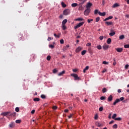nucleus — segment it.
I'll return each mask as SVG.
<instances>
[{
    "mask_svg": "<svg viewBox=\"0 0 129 129\" xmlns=\"http://www.w3.org/2000/svg\"><path fill=\"white\" fill-rule=\"evenodd\" d=\"M71 76L75 78V81H79L81 80L80 77H78V75L76 74H72Z\"/></svg>",
    "mask_w": 129,
    "mask_h": 129,
    "instance_id": "nucleus-1",
    "label": "nucleus"
},
{
    "mask_svg": "<svg viewBox=\"0 0 129 129\" xmlns=\"http://www.w3.org/2000/svg\"><path fill=\"white\" fill-rule=\"evenodd\" d=\"M83 25H84V22H83L79 23L74 27L75 30H77V29H78V28H80V27H81V26H83Z\"/></svg>",
    "mask_w": 129,
    "mask_h": 129,
    "instance_id": "nucleus-2",
    "label": "nucleus"
},
{
    "mask_svg": "<svg viewBox=\"0 0 129 129\" xmlns=\"http://www.w3.org/2000/svg\"><path fill=\"white\" fill-rule=\"evenodd\" d=\"M90 11H91V10L90 9H86L84 12V16H88V15H89V14H90Z\"/></svg>",
    "mask_w": 129,
    "mask_h": 129,
    "instance_id": "nucleus-3",
    "label": "nucleus"
},
{
    "mask_svg": "<svg viewBox=\"0 0 129 129\" xmlns=\"http://www.w3.org/2000/svg\"><path fill=\"white\" fill-rule=\"evenodd\" d=\"M91 7H92V4L90 2L88 3L86 5V8L88 10H90Z\"/></svg>",
    "mask_w": 129,
    "mask_h": 129,
    "instance_id": "nucleus-4",
    "label": "nucleus"
},
{
    "mask_svg": "<svg viewBox=\"0 0 129 129\" xmlns=\"http://www.w3.org/2000/svg\"><path fill=\"white\" fill-rule=\"evenodd\" d=\"M70 14V10L69 9H66L63 11V15L64 16H67Z\"/></svg>",
    "mask_w": 129,
    "mask_h": 129,
    "instance_id": "nucleus-5",
    "label": "nucleus"
},
{
    "mask_svg": "<svg viewBox=\"0 0 129 129\" xmlns=\"http://www.w3.org/2000/svg\"><path fill=\"white\" fill-rule=\"evenodd\" d=\"M115 50L118 53H121V52H122V51H123V49L122 48H115Z\"/></svg>",
    "mask_w": 129,
    "mask_h": 129,
    "instance_id": "nucleus-6",
    "label": "nucleus"
},
{
    "mask_svg": "<svg viewBox=\"0 0 129 129\" xmlns=\"http://www.w3.org/2000/svg\"><path fill=\"white\" fill-rule=\"evenodd\" d=\"M83 10H84V8L82 7V4H80L79 5V9L78 10L79 11H83Z\"/></svg>",
    "mask_w": 129,
    "mask_h": 129,
    "instance_id": "nucleus-7",
    "label": "nucleus"
},
{
    "mask_svg": "<svg viewBox=\"0 0 129 129\" xmlns=\"http://www.w3.org/2000/svg\"><path fill=\"white\" fill-rule=\"evenodd\" d=\"M109 48V45H107L106 44H105L103 46V49L104 50H107Z\"/></svg>",
    "mask_w": 129,
    "mask_h": 129,
    "instance_id": "nucleus-8",
    "label": "nucleus"
},
{
    "mask_svg": "<svg viewBox=\"0 0 129 129\" xmlns=\"http://www.w3.org/2000/svg\"><path fill=\"white\" fill-rule=\"evenodd\" d=\"M105 24L107 25V26H112L113 25V22H105Z\"/></svg>",
    "mask_w": 129,
    "mask_h": 129,
    "instance_id": "nucleus-9",
    "label": "nucleus"
},
{
    "mask_svg": "<svg viewBox=\"0 0 129 129\" xmlns=\"http://www.w3.org/2000/svg\"><path fill=\"white\" fill-rule=\"evenodd\" d=\"M9 127H11V128L15 127V122H12L11 123H10Z\"/></svg>",
    "mask_w": 129,
    "mask_h": 129,
    "instance_id": "nucleus-10",
    "label": "nucleus"
},
{
    "mask_svg": "<svg viewBox=\"0 0 129 129\" xmlns=\"http://www.w3.org/2000/svg\"><path fill=\"white\" fill-rule=\"evenodd\" d=\"M82 50V47L79 46L76 49V53H78L79 52H80Z\"/></svg>",
    "mask_w": 129,
    "mask_h": 129,
    "instance_id": "nucleus-11",
    "label": "nucleus"
},
{
    "mask_svg": "<svg viewBox=\"0 0 129 129\" xmlns=\"http://www.w3.org/2000/svg\"><path fill=\"white\" fill-rule=\"evenodd\" d=\"M98 14H99V16H101V17H104V16H105V15H106L105 12L101 13L100 12H99Z\"/></svg>",
    "mask_w": 129,
    "mask_h": 129,
    "instance_id": "nucleus-12",
    "label": "nucleus"
},
{
    "mask_svg": "<svg viewBox=\"0 0 129 129\" xmlns=\"http://www.w3.org/2000/svg\"><path fill=\"white\" fill-rule=\"evenodd\" d=\"M113 18V17L112 16H109L108 18H106V19H105L104 20V21L105 22L106 21H108V20H111V19H112Z\"/></svg>",
    "mask_w": 129,
    "mask_h": 129,
    "instance_id": "nucleus-13",
    "label": "nucleus"
},
{
    "mask_svg": "<svg viewBox=\"0 0 129 129\" xmlns=\"http://www.w3.org/2000/svg\"><path fill=\"white\" fill-rule=\"evenodd\" d=\"M119 102V99H116L115 101L113 102V105H116V103H118Z\"/></svg>",
    "mask_w": 129,
    "mask_h": 129,
    "instance_id": "nucleus-14",
    "label": "nucleus"
},
{
    "mask_svg": "<svg viewBox=\"0 0 129 129\" xmlns=\"http://www.w3.org/2000/svg\"><path fill=\"white\" fill-rule=\"evenodd\" d=\"M113 97H112V95H110L108 98V101H112V99Z\"/></svg>",
    "mask_w": 129,
    "mask_h": 129,
    "instance_id": "nucleus-15",
    "label": "nucleus"
},
{
    "mask_svg": "<svg viewBox=\"0 0 129 129\" xmlns=\"http://www.w3.org/2000/svg\"><path fill=\"white\" fill-rule=\"evenodd\" d=\"M63 74H65V71H62L61 72L58 73V76H62Z\"/></svg>",
    "mask_w": 129,
    "mask_h": 129,
    "instance_id": "nucleus-16",
    "label": "nucleus"
},
{
    "mask_svg": "<svg viewBox=\"0 0 129 129\" xmlns=\"http://www.w3.org/2000/svg\"><path fill=\"white\" fill-rule=\"evenodd\" d=\"M117 7H119V5H118L117 3H115L112 6V8H117Z\"/></svg>",
    "mask_w": 129,
    "mask_h": 129,
    "instance_id": "nucleus-17",
    "label": "nucleus"
},
{
    "mask_svg": "<svg viewBox=\"0 0 129 129\" xmlns=\"http://www.w3.org/2000/svg\"><path fill=\"white\" fill-rule=\"evenodd\" d=\"M88 69H89V67L86 66L83 70L84 73H85V72H86V71H87V70H88Z\"/></svg>",
    "mask_w": 129,
    "mask_h": 129,
    "instance_id": "nucleus-18",
    "label": "nucleus"
},
{
    "mask_svg": "<svg viewBox=\"0 0 129 129\" xmlns=\"http://www.w3.org/2000/svg\"><path fill=\"white\" fill-rule=\"evenodd\" d=\"M10 113H11V112H4V113H2V115H4V116H6L8 115V114H10Z\"/></svg>",
    "mask_w": 129,
    "mask_h": 129,
    "instance_id": "nucleus-19",
    "label": "nucleus"
},
{
    "mask_svg": "<svg viewBox=\"0 0 129 129\" xmlns=\"http://www.w3.org/2000/svg\"><path fill=\"white\" fill-rule=\"evenodd\" d=\"M68 22V20L67 19H64L62 21V24L61 25H66V23Z\"/></svg>",
    "mask_w": 129,
    "mask_h": 129,
    "instance_id": "nucleus-20",
    "label": "nucleus"
},
{
    "mask_svg": "<svg viewBox=\"0 0 129 129\" xmlns=\"http://www.w3.org/2000/svg\"><path fill=\"white\" fill-rule=\"evenodd\" d=\"M88 52L90 54H93V51H92V49H91V47H89L88 48Z\"/></svg>",
    "mask_w": 129,
    "mask_h": 129,
    "instance_id": "nucleus-21",
    "label": "nucleus"
},
{
    "mask_svg": "<svg viewBox=\"0 0 129 129\" xmlns=\"http://www.w3.org/2000/svg\"><path fill=\"white\" fill-rule=\"evenodd\" d=\"M77 6H78V4L77 3H73L72 4V7L73 8H75V7H77Z\"/></svg>",
    "mask_w": 129,
    "mask_h": 129,
    "instance_id": "nucleus-22",
    "label": "nucleus"
},
{
    "mask_svg": "<svg viewBox=\"0 0 129 129\" xmlns=\"http://www.w3.org/2000/svg\"><path fill=\"white\" fill-rule=\"evenodd\" d=\"M84 19H83V18H77L75 19V21H78L79 22H81V21H84Z\"/></svg>",
    "mask_w": 129,
    "mask_h": 129,
    "instance_id": "nucleus-23",
    "label": "nucleus"
},
{
    "mask_svg": "<svg viewBox=\"0 0 129 129\" xmlns=\"http://www.w3.org/2000/svg\"><path fill=\"white\" fill-rule=\"evenodd\" d=\"M61 27H62V30H63V31H65V30H66V29H67V27H66V26L65 25H61Z\"/></svg>",
    "mask_w": 129,
    "mask_h": 129,
    "instance_id": "nucleus-24",
    "label": "nucleus"
},
{
    "mask_svg": "<svg viewBox=\"0 0 129 129\" xmlns=\"http://www.w3.org/2000/svg\"><path fill=\"white\" fill-rule=\"evenodd\" d=\"M111 43V38H108L107 40V43L109 44Z\"/></svg>",
    "mask_w": 129,
    "mask_h": 129,
    "instance_id": "nucleus-25",
    "label": "nucleus"
},
{
    "mask_svg": "<svg viewBox=\"0 0 129 129\" xmlns=\"http://www.w3.org/2000/svg\"><path fill=\"white\" fill-rule=\"evenodd\" d=\"M119 40H123L124 39V35H121L119 37Z\"/></svg>",
    "mask_w": 129,
    "mask_h": 129,
    "instance_id": "nucleus-26",
    "label": "nucleus"
},
{
    "mask_svg": "<svg viewBox=\"0 0 129 129\" xmlns=\"http://www.w3.org/2000/svg\"><path fill=\"white\" fill-rule=\"evenodd\" d=\"M61 6L62 8H66L67 7V5L64 3V2H61Z\"/></svg>",
    "mask_w": 129,
    "mask_h": 129,
    "instance_id": "nucleus-27",
    "label": "nucleus"
},
{
    "mask_svg": "<svg viewBox=\"0 0 129 129\" xmlns=\"http://www.w3.org/2000/svg\"><path fill=\"white\" fill-rule=\"evenodd\" d=\"M96 125H97V126H98L99 127H100V126H102V125H101V124H100L99 122H97L96 123Z\"/></svg>",
    "mask_w": 129,
    "mask_h": 129,
    "instance_id": "nucleus-28",
    "label": "nucleus"
},
{
    "mask_svg": "<svg viewBox=\"0 0 129 129\" xmlns=\"http://www.w3.org/2000/svg\"><path fill=\"white\" fill-rule=\"evenodd\" d=\"M102 91L103 93H105V92H106V91H107V89L105 88H103Z\"/></svg>",
    "mask_w": 129,
    "mask_h": 129,
    "instance_id": "nucleus-29",
    "label": "nucleus"
},
{
    "mask_svg": "<svg viewBox=\"0 0 129 129\" xmlns=\"http://www.w3.org/2000/svg\"><path fill=\"white\" fill-rule=\"evenodd\" d=\"M109 36H114V35H115V32H111L109 34Z\"/></svg>",
    "mask_w": 129,
    "mask_h": 129,
    "instance_id": "nucleus-30",
    "label": "nucleus"
},
{
    "mask_svg": "<svg viewBox=\"0 0 129 129\" xmlns=\"http://www.w3.org/2000/svg\"><path fill=\"white\" fill-rule=\"evenodd\" d=\"M33 100L34 101H40V98H35L34 99H33Z\"/></svg>",
    "mask_w": 129,
    "mask_h": 129,
    "instance_id": "nucleus-31",
    "label": "nucleus"
},
{
    "mask_svg": "<svg viewBox=\"0 0 129 129\" xmlns=\"http://www.w3.org/2000/svg\"><path fill=\"white\" fill-rule=\"evenodd\" d=\"M97 48L98 49V50H101V49L102 48V47H101V45H99L97 46Z\"/></svg>",
    "mask_w": 129,
    "mask_h": 129,
    "instance_id": "nucleus-32",
    "label": "nucleus"
},
{
    "mask_svg": "<svg viewBox=\"0 0 129 129\" xmlns=\"http://www.w3.org/2000/svg\"><path fill=\"white\" fill-rule=\"evenodd\" d=\"M46 59L47 60V61H50V60H51V56H47L46 57Z\"/></svg>",
    "mask_w": 129,
    "mask_h": 129,
    "instance_id": "nucleus-33",
    "label": "nucleus"
},
{
    "mask_svg": "<svg viewBox=\"0 0 129 129\" xmlns=\"http://www.w3.org/2000/svg\"><path fill=\"white\" fill-rule=\"evenodd\" d=\"M81 54L82 56H84L85 54H86V50H83L82 51Z\"/></svg>",
    "mask_w": 129,
    "mask_h": 129,
    "instance_id": "nucleus-34",
    "label": "nucleus"
},
{
    "mask_svg": "<svg viewBox=\"0 0 129 129\" xmlns=\"http://www.w3.org/2000/svg\"><path fill=\"white\" fill-rule=\"evenodd\" d=\"M41 97L42 98V99H45V98H46V96L44 94H42L41 95Z\"/></svg>",
    "mask_w": 129,
    "mask_h": 129,
    "instance_id": "nucleus-35",
    "label": "nucleus"
},
{
    "mask_svg": "<svg viewBox=\"0 0 129 129\" xmlns=\"http://www.w3.org/2000/svg\"><path fill=\"white\" fill-rule=\"evenodd\" d=\"M98 13H99V12H98V10H95L94 11V14L95 15H97V14H98Z\"/></svg>",
    "mask_w": 129,
    "mask_h": 129,
    "instance_id": "nucleus-36",
    "label": "nucleus"
},
{
    "mask_svg": "<svg viewBox=\"0 0 129 129\" xmlns=\"http://www.w3.org/2000/svg\"><path fill=\"white\" fill-rule=\"evenodd\" d=\"M15 111L16 112H19L20 111V108L19 107H16L15 108Z\"/></svg>",
    "mask_w": 129,
    "mask_h": 129,
    "instance_id": "nucleus-37",
    "label": "nucleus"
},
{
    "mask_svg": "<svg viewBox=\"0 0 129 129\" xmlns=\"http://www.w3.org/2000/svg\"><path fill=\"white\" fill-rule=\"evenodd\" d=\"M73 115H74L73 114H70V115L68 116V118H72V117H73Z\"/></svg>",
    "mask_w": 129,
    "mask_h": 129,
    "instance_id": "nucleus-38",
    "label": "nucleus"
},
{
    "mask_svg": "<svg viewBox=\"0 0 129 129\" xmlns=\"http://www.w3.org/2000/svg\"><path fill=\"white\" fill-rule=\"evenodd\" d=\"M116 117V114H114L113 115V116H112V118H113V119H115V118Z\"/></svg>",
    "mask_w": 129,
    "mask_h": 129,
    "instance_id": "nucleus-39",
    "label": "nucleus"
},
{
    "mask_svg": "<svg viewBox=\"0 0 129 129\" xmlns=\"http://www.w3.org/2000/svg\"><path fill=\"white\" fill-rule=\"evenodd\" d=\"M124 47L126 49L129 48V44H125L124 45Z\"/></svg>",
    "mask_w": 129,
    "mask_h": 129,
    "instance_id": "nucleus-40",
    "label": "nucleus"
},
{
    "mask_svg": "<svg viewBox=\"0 0 129 129\" xmlns=\"http://www.w3.org/2000/svg\"><path fill=\"white\" fill-rule=\"evenodd\" d=\"M12 116H16V112H13L10 114Z\"/></svg>",
    "mask_w": 129,
    "mask_h": 129,
    "instance_id": "nucleus-41",
    "label": "nucleus"
},
{
    "mask_svg": "<svg viewBox=\"0 0 129 129\" xmlns=\"http://www.w3.org/2000/svg\"><path fill=\"white\" fill-rule=\"evenodd\" d=\"M115 120H118V121L121 120V118H120V117L115 118Z\"/></svg>",
    "mask_w": 129,
    "mask_h": 129,
    "instance_id": "nucleus-42",
    "label": "nucleus"
},
{
    "mask_svg": "<svg viewBox=\"0 0 129 129\" xmlns=\"http://www.w3.org/2000/svg\"><path fill=\"white\" fill-rule=\"evenodd\" d=\"M49 48H51V49H54V48L55 47L53 45H52V44L49 45Z\"/></svg>",
    "mask_w": 129,
    "mask_h": 129,
    "instance_id": "nucleus-43",
    "label": "nucleus"
},
{
    "mask_svg": "<svg viewBox=\"0 0 129 129\" xmlns=\"http://www.w3.org/2000/svg\"><path fill=\"white\" fill-rule=\"evenodd\" d=\"M52 108L53 109H54V110H55V109H57V108H58V107H57V106H53Z\"/></svg>",
    "mask_w": 129,
    "mask_h": 129,
    "instance_id": "nucleus-44",
    "label": "nucleus"
},
{
    "mask_svg": "<svg viewBox=\"0 0 129 129\" xmlns=\"http://www.w3.org/2000/svg\"><path fill=\"white\" fill-rule=\"evenodd\" d=\"M54 37H55V38H60V36L59 35H57V34H56V33H54Z\"/></svg>",
    "mask_w": 129,
    "mask_h": 129,
    "instance_id": "nucleus-45",
    "label": "nucleus"
},
{
    "mask_svg": "<svg viewBox=\"0 0 129 129\" xmlns=\"http://www.w3.org/2000/svg\"><path fill=\"white\" fill-rule=\"evenodd\" d=\"M113 128H117V124H115L113 126Z\"/></svg>",
    "mask_w": 129,
    "mask_h": 129,
    "instance_id": "nucleus-46",
    "label": "nucleus"
},
{
    "mask_svg": "<svg viewBox=\"0 0 129 129\" xmlns=\"http://www.w3.org/2000/svg\"><path fill=\"white\" fill-rule=\"evenodd\" d=\"M99 20H100V18L97 17L96 18V22H99Z\"/></svg>",
    "mask_w": 129,
    "mask_h": 129,
    "instance_id": "nucleus-47",
    "label": "nucleus"
},
{
    "mask_svg": "<svg viewBox=\"0 0 129 129\" xmlns=\"http://www.w3.org/2000/svg\"><path fill=\"white\" fill-rule=\"evenodd\" d=\"M99 111H102L103 110V107H100L99 109Z\"/></svg>",
    "mask_w": 129,
    "mask_h": 129,
    "instance_id": "nucleus-48",
    "label": "nucleus"
},
{
    "mask_svg": "<svg viewBox=\"0 0 129 129\" xmlns=\"http://www.w3.org/2000/svg\"><path fill=\"white\" fill-rule=\"evenodd\" d=\"M87 47H90V46H91V43H88L86 44Z\"/></svg>",
    "mask_w": 129,
    "mask_h": 129,
    "instance_id": "nucleus-49",
    "label": "nucleus"
},
{
    "mask_svg": "<svg viewBox=\"0 0 129 129\" xmlns=\"http://www.w3.org/2000/svg\"><path fill=\"white\" fill-rule=\"evenodd\" d=\"M16 123H21V120H16Z\"/></svg>",
    "mask_w": 129,
    "mask_h": 129,
    "instance_id": "nucleus-50",
    "label": "nucleus"
},
{
    "mask_svg": "<svg viewBox=\"0 0 129 129\" xmlns=\"http://www.w3.org/2000/svg\"><path fill=\"white\" fill-rule=\"evenodd\" d=\"M101 100H104L105 99V97L104 96H102L100 97Z\"/></svg>",
    "mask_w": 129,
    "mask_h": 129,
    "instance_id": "nucleus-51",
    "label": "nucleus"
},
{
    "mask_svg": "<svg viewBox=\"0 0 129 129\" xmlns=\"http://www.w3.org/2000/svg\"><path fill=\"white\" fill-rule=\"evenodd\" d=\"M128 67H129V65L128 64H126L124 68H125V69H128Z\"/></svg>",
    "mask_w": 129,
    "mask_h": 129,
    "instance_id": "nucleus-52",
    "label": "nucleus"
},
{
    "mask_svg": "<svg viewBox=\"0 0 129 129\" xmlns=\"http://www.w3.org/2000/svg\"><path fill=\"white\" fill-rule=\"evenodd\" d=\"M98 118V115L97 114H96L94 117V119H97Z\"/></svg>",
    "mask_w": 129,
    "mask_h": 129,
    "instance_id": "nucleus-53",
    "label": "nucleus"
},
{
    "mask_svg": "<svg viewBox=\"0 0 129 129\" xmlns=\"http://www.w3.org/2000/svg\"><path fill=\"white\" fill-rule=\"evenodd\" d=\"M57 72H58V71L56 69H54L53 70V73H57Z\"/></svg>",
    "mask_w": 129,
    "mask_h": 129,
    "instance_id": "nucleus-54",
    "label": "nucleus"
},
{
    "mask_svg": "<svg viewBox=\"0 0 129 129\" xmlns=\"http://www.w3.org/2000/svg\"><path fill=\"white\" fill-rule=\"evenodd\" d=\"M124 99V98L123 97H122L120 98L119 101H122V100H123Z\"/></svg>",
    "mask_w": 129,
    "mask_h": 129,
    "instance_id": "nucleus-55",
    "label": "nucleus"
},
{
    "mask_svg": "<svg viewBox=\"0 0 129 129\" xmlns=\"http://www.w3.org/2000/svg\"><path fill=\"white\" fill-rule=\"evenodd\" d=\"M60 44H64V40L61 39L60 40Z\"/></svg>",
    "mask_w": 129,
    "mask_h": 129,
    "instance_id": "nucleus-56",
    "label": "nucleus"
},
{
    "mask_svg": "<svg viewBox=\"0 0 129 129\" xmlns=\"http://www.w3.org/2000/svg\"><path fill=\"white\" fill-rule=\"evenodd\" d=\"M93 21V19H88V23H90Z\"/></svg>",
    "mask_w": 129,
    "mask_h": 129,
    "instance_id": "nucleus-57",
    "label": "nucleus"
},
{
    "mask_svg": "<svg viewBox=\"0 0 129 129\" xmlns=\"http://www.w3.org/2000/svg\"><path fill=\"white\" fill-rule=\"evenodd\" d=\"M35 109H33V110H32L31 111V113L32 114H34V113H35Z\"/></svg>",
    "mask_w": 129,
    "mask_h": 129,
    "instance_id": "nucleus-58",
    "label": "nucleus"
},
{
    "mask_svg": "<svg viewBox=\"0 0 129 129\" xmlns=\"http://www.w3.org/2000/svg\"><path fill=\"white\" fill-rule=\"evenodd\" d=\"M103 64H105V65H107V64H108V62H107L105 61H103Z\"/></svg>",
    "mask_w": 129,
    "mask_h": 129,
    "instance_id": "nucleus-59",
    "label": "nucleus"
},
{
    "mask_svg": "<svg viewBox=\"0 0 129 129\" xmlns=\"http://www.w3.org/2000/svg\"><path fill=\"white\" fill-rule=\"evenodd\" d=\"M113 122H114V120H111V121H110L109 122V124H112V123H113Z\"/></svg>",
    "mask_w": 129,
    "mask_h": 129,
    "instance_id": "nucleus-60",
    "label": "nucleus"
},
{
    "mask_svg": "<svg viewBox=\"0 0 129 129\" xmlns=\"http://www.w3.org/2000/svg\"><path fill=\"white\" fill-rule=\"evenodd\" d=\"M100 40H103V36H101L99 37Z\"/></svg>",
    "mask_w": 129,
    "mask_h": 129,
    "instance_id": "nucleus-61",
    "label": "nucleus"
},
{
    "mask_svg": "<svg viewBox=\"0 0 129 129\" xmlns=\"http://www.w3.org/2000/svg\"><path fill=\"white\" fill-rule=\"evenodd\" d=\"M117 92H118V93H120V92H121V89H118V90H117Z\"/></svg>",
    "mask_w": 129,
    "mask_h": 129,
    "instance_id": "nucleus-62",
    "label": "nucleus"
},
{
    "mask_svg": "<svg viewBox=\"0 0 129 129\" xmlns=\"http://www.w3.org/2000/svg\"><path fill=\"white\" fill-rule=\"evenodd\" d=\"M103 73H104L105 72H106V69H104L102 72Z\"/></svg>",
    "mask_w": 129,
    "mask_h": 129,
    "instance_id": "nucleus-63",
    "label": "nucleus"
},
{
    "mask_svg": "<svg viewBox=\"0 0 129 129\" xmlns=\"http://www.w3.org/2000/svg\"><path fill=\"white\" fill-rule=\"evenodd\" d=\"M73 72H77V69H73Z\"/></svg>",
    "mask_w": 129,
    "mask_h": 129,
    "instance_id": "nucleus-64",
    "label": "nucleus"
}]
</instances>
